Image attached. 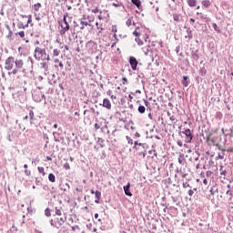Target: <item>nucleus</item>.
Returning a JSON list of instances; mask_svg holds the SVG:
<instances>
[{"label":"nucleus","mask_w":233,"mask_h":233,"mask_svg":"<svg viewBox=\"0 0 233 233\" xmlns=\"http://www.w3.org/2000/svg\"><path fill=\"white\" fill-rule=\"evenodd\" d=\"M113 6H115L116 8H119L123 6V4L121 2L113 3Z\"/></svg>","instance_id":"f704fd0d"},{"label":"nucleus","mask_w":233,"mask_h":233,"mask_svg":"<svg viewBox=\"0 0 233 233\" xmlns=\"http://www.w3.org/2000/svg\"><path fill=\"white\" fill-rule=\"evenodd\" d=\"M66 17H68V14L64 15V17H63L64 24L61 25L62 30L60 31V34L62 35L66 34V32L70 30V25L66 21Z\"/></svg>","instance_id":"39448f33"},{"label":"nucleus","mask_w":233,"mask_h":233,"mask_svg":"<svg viewBox=\"0 0 233 233\" xmlns=\"http://www.w3.org/2000/svg\"><path fill=\"white\" fill-rule=\"evenodd\" d=\"M128 97H129V101H132L134 99V96H132V95H129Z\"/></svg>","instance_id":"680f3d73"},{"label":"nucleus","mask_w":233,"mask_h":233,"mask_svg":"<svg viewBox=\"0 0 233 233\" xmlns=\"http://www.w3.org/2000/svg\"><path fill=\"white\" fill-rule=\"evenodd\" d=\"M16 68H22L23 67V60H16L15 62Z\"/></svg>","instance_id":"412c9836"},{"label":"nucleus","mask_w":233,"mask_h":233,"mask_svg":"<svg viewBox=\"0 0 233 233\" xmlns=\"http://www.w3.org/2000/svg\"><path fill=\"white\" fill-rule=\"evenodd\" d=\"M76 191L78 192L79 194H81L83 192V188L81 187H76Z\"/></svg>","instance_id":"09e8293b"},{"label":"nucleus","mask_w":233,"mask_h":233,"mask_svg":"<svg viewBox=\"0 0 233 233\" xmlns=\"http://www.w3.org/2000/svg\"><path fill=\"white\" fill-rule=\"evenodd\" d=\"M14 63H15V60L13 56H9L5 63V70H12L14 68Z\"/></svg>","instance_id":"423d86ee"},{"label":"nucleus","mask_w":233,"mask_h":233,"mask_svg":"<svg viewBox=\"0 0 233 233\" xmlns=\"http://www.w3.org/2000/svg\"><path fill=\"white\" fill-rule=\"evenodd\" d=\"M92 14H99L101 11L99 10V7L96 6L93 9H91Z\"/></svg>","instance_id":"2f4dec72"},{"label":"nucleus","mask_w":233,"mask_h":233,"mask_svg":"<svg viewBox=\"0 0 233 233\" xmlns=\"http://www.w3.org/2000/svg\"><path fill=\"white\" fill-rule=\"evenodd\" d=\"M48 180L51 182V183H56V175L50 173L48 175Z\"/></svg>","instance_id":"a211bd4d"},{"label":"nucleus","mask_w":233,"mask_h":233,"mask_svg":"<svg viewBox=\"0 0 233 233\" xmlns=\"http://www.w3.org/2000/svg\"><path fill=\"white\" fill-rule=\"evenodd\" d=\"M95 197H96L95 202L96 203H99V200L101 199V193H100V191L96 190L95 192Z\"/></svg>","instance_id":"2eb2a0df"},{"label":"nucleus","mask_w":233,"mask_h":233,"mask_svg":"<svg viewBox=\"0 0 233 233\" xmlns=\"http://www.w3.org/2000/svg\"><path fill=\"white\" fill-rule=\"evenodd\" d=\"M182 185L183 188H188L190 187V184H188V182H184Z\"/></svg>","instance_id":"79ce46f5"},{"label":"nucleus","mask_w":233,"mask_h":233,"mask_svg":"<svg viewBox=\"0 0 233 233\" xmlns=\"http://www.w3.org/2000/svg\"><path fill=\"white\" fill-rule=\"evenodd\" d=\"M5 28L8 30V32L12 31V29L10 28V25H5Z\"/></svg>","instance_id":"6e6d98bb"},{"label":"nucleus","mask_w":233,"mask_h":233,"mask_svg":"<svg viewBox=\"0 0 233 233\" xmlns=\"http://www.w3.org/2000/svg\"><path fill=\"white\" fill-rule=\"evenodd\" d=\"M135 137H141V134H139V132H137V133L135 134Z\"/></svg>","instance_id":"5fc2aeb1"},{"label":"nucleus","mask_w":233,"mask_h":233,"mask_svg":"<svg viewBox=\"0 0 233 233\" xmlns=\"http://www.w3.org/2000/svg\"><path fill=\"white\" fill-rule=\"evenodd\" d=\"M203 183H204V185H208V180H207V178H205V179L203 180Z\"/></svg>","instance_id":"13d9d810"},{"label":"nucleus","mask_w":233,"mask_h":233,"mask_svg":"<svg viewBox=\"0 0 233 233\" xmlns=\"http://www.w3.org/2000/svg\"><path fill=\"white\" fill-rule=\"evenodd\" d=\"M228 152H232V153H233V147H229V148L228 149Z\"/></svg>","instance_id":"e2e57ef3"},{"label":"nucleus","mask_w":233,"mask_h":233,"mask_svg":"<svg viewBox=\"0 0 233 233\" xmlns=\"http://www.w3.org/2000/svg\"><path fill=\"white\" fill-rule=\"evenodd\" d=\"M106 96H110V97H111V96H112V90H108V91L106 92Z\"/></svg>","instance_id":"864d4df0"},{"label":"nucleus","mask_w":233,"mask_h":233,"mask_svg":"<svg viewBox=\"0 0 233 233\" xmlns=\"http://www.w3.org/2000/svg\"><path fill=\"white\" fill-rule=\"evenodd\" d=\"M39 8H41V5H40L39 3H37V4H35V5H34V10H35V12H37V11L39 10Z\"/></svg>","instance_id":"4c0bfd02"},{"label":"nucleus","mask_w":233,"mask_h":233,"mask_svg":"<svg viewBox=\"0 0 233 233\" xmlns=\"http://www.w3.org/2000/svg\"><path fill=\"white\" fill-rule=\"evenodd\" d=\"M12 35H14V32L9 31L8 35H6V39H9V41H12Z\"/></svg>","instance_id":"c9c22d12"},{"label":"nucleus","mask_w":233,"mask_h":233,"mask_svg":"<svg viewBox=\"0 0 233 233\" xmlns=\"http://www.w3.org/2000/svg\"><path fill=\"white\" fill-rule=\"evenodd\" d=\"M55 216H63V215L61 214V210L56 209V215H55Z\"/></svg>","instance_id":"49530a36"},{"label":"nucleus","mask_w":233,"mask_h":233,"mask_svg":"<svg viewBox=\"0 0 233 233\" xmlns=\"http://www.w3.org/2000/svg\"><path fill=\"white\" fill-rule=\"evenodd\" d=\"M228 190H232V186H230V184H228Z\"/></svg>","instance_id":"338daca9"},{"label":"nucleus","mask_w":233,"mask_h":233,"mask_svg":"<svg viewBox=\"0 0 233 233\" xmlns=\"http://www.w3.org/2000/svg\"><path fill=\"white\" fill-rule=\"evenodd\" d=\"M102 106H104V108H106L107 110H111L112 109V103H110V99L104 98Z\"/></svg>","instance_id":"1a4fd4ad"},{"label":"nucleus","mask_w":233,"mask_h":233,"mask_svg":"<svg viewBox=\"0 0 233 233\" xmlns=\"http://www.w3.org/2000/svg\"><path fill=\"white\" fill-rule=\"evenodd\" d=\"M41 65H42V68L44 70H48V64L47 63H42Z\"/></svg>","instance_id":"58836bf2"},{"label":"nucleus","mask_w":233,"mask_h":233,"mask_svg":"<svg viewBox=\"0 0 233 233\" xmlns=\"http://www.w3.org/2000/svg\"><path fill=\"white\" fill-rule=\"evenodd\" d=\"M146 111H147V108L145 107V106H138L139 114H145Z\"/></svg>","instance_id":"5701e85b"},{"label":"nucleus","mask_w":233,"mask_h":233,"mask_svg":"<svg viewBox=\"0 0 233 233\" xmlns=\"http://www.w3.org/2000/svg\"><path fill=\"white\" fill-rule=\"evenodd\" d=\"M182 85H183V86L187 87V86H188V82L187 80H183Z\"/></svg>","instance_id":"37998d69"},{"label":"nucleus","mask_w":233,"mask_h":233,"mask_svg":"<svg viewBox=\"0 0 233 233\" xmlns=\"http://www.w3.org/2000/svg\"><path fill=\"white\" fill-rule=\"evenodd\" d=\"M80 30H85V26H92V24L87 23L86 21H80Z\"/></svg>","instance_id":"ddd939ff"},{"label":"nucleus","mask_w":233,"mask_h":233,"mask_svg":"<svg viewBox=\"0 0 233 233\" xmlns=\"http://www.w3.org/2000/svg\"><path fill=\"white\" fill-rule=\"evenodd\" d=\"M110 97H111V99H117V96H116L114 95H112Z\"/></svg>","instance_id":"0e129e2a"},{"label":"nucleus","mask_w":233,"mask_h":233,"mask_svg":"<svg viewBox=\"0 0 233 233\" xmlns=\"http://www.w3.org/2000/svg\"><path fill=\"white\" fill-rule=\"evenodd\" d=\"M144 104L148 106V105H150V103L147 102V100H144Z\"/></svg>","instance_id":"052dcab7"},{"label":"nucleus","mask_w":233,"mask_h":233,"mask_svg":"<svg viewBox=\"0 0 233 233\" xmlns=\"http://www.w3.org/2000/svg\"><path fill=\"white\" fill-rule=\"evenodd\" d=\"M66 222V217L65 215L63 216H55L53 219H51V225L52 227H63L65 223Z\"/></svg>","instance_id":"20e7f679"},{"label":"nucleus","mask_w":233,"mask_h":233,"mask_svg":"<svg viewBox=\"0 0 233 233\" xmlns=\"http://www.w3.org/2000/svg\"><path fill=\"white\" fill-rule=\"evenodd\" d=\"M169 119H170V121H175V120H176V116H171L169 117Z\"/></svg>","instance_id":"603ef678"},{"label":"nucleus","mask_w":233,"mask_h":233,"mask_svg":"<svg viewBox=\"0 0 233 233\" xmlns=\"http://www.w3.org/2000/svg\"><path fill=\"white\" fill-rule=\"evenodd\" d=\"M226 194H227V196H229V199H232V196H233L232 189H228Z\"/></svg>","instance_id":"473e14b6"},{"label":"nucleus","mask_w":233,"mask_h":233,"mask_svg":"<svg viewBox=\"0 0 233 233\" xmlns=\"http://www.w3.org/2000/svg\"><path fill=\"white\" fill-rule=\"evenodd\" d=\"M188 196H190V198H192V196H194V190L189 189L188 190Z\"/></svg>","instance_id":"de8ad7c7"},{"label":"nucleus","mask_w":233,"mask_h":233,"mask_svg":"<svg viewBox=\"0 0 233 233\" xmlns=\"http://www.w3.org/2000/svg\"><path fill=\"white\" fill-rule=\"evenodd\" d=\"M212 26L217 34H221V29L218 26V24L214 23Z\"/></svg>","instance_id":"6ab92c4d"},{"label":"nucleus","mask_w":233,"mask_h":233,"mask_svg":"<svg viewBox=\"0 0 233 233\" xmlns=\"http://www.w3.org/2000/svg\"><path fill=\"white\" fill-rule=\"evenodd\" d=\"M183 81H187L188 79V76H183Z\"/></svg>","instance_id":"774afa93"},{"label":"nucleus","mask_w":233,"mask_h":233,"mask_svg":"<svg viewBox=\"0 0 233 233\" xmlns=\"http://www.w3.org/2000/svg\"><path fill=\"white\" fill-rule=\"evenodd\" d=\"M148 34H150V31L143 25L136 27L133 32V35H135V37H142L146 42L148 41Z\"/></svg>","instance_id":"f03ea898"},{"label":"nucleus","mask_w":233,"mask_h":233,"mask_svg":"<svg viewBox=\"0 0 233 233\" xmlns=\"http://www.w3.org/2000/svg\"><path fill=\"white\" fill-rule=\"evenodd\" d=\"M137 147H143V144H142V143H139V142H137V141H135V142H134V147H133V148H134L135 150H137Z\"/></svg>","instance_id":"c85d7f7f"},{"label":"nucleus","mask_w":233,"mask_h":233,"mask_svg":"<svg viewBox=\"0 0 233 233\" xmlns=\"http://www.w3.org/2000/svg\"><path fill=\"white\" fill-rule=\"evenodd\" d=\"M210 5H211L210 0L202 1V5L205 6V8H209Z\"/></svg>","instance_id":"f3484780"},{"label":"nucleus","mask_w":233,"mask_h":233,"mask_svg":"<svg viewBox=\"0 0 233 233\" xmlns=\"http://www.w3.org/2000/svg\"><path fill=\"white\" fill-rule=\"evenodd\" d=\"M126 139H127L128 145H134V140L132 139V137L127 136Z\"/></svg>","instance_id":"7c9ffc66"},{"label":"nucleus","mask_w":233,"mask_h":233,"mask_svg":"<svg viewBox=\"0 0 233 233\" xmlns=\"http://www.w3.org/2000/svg\"><path fill=\"white\" fill-rule=\"evenodd\" d=\"M58 66H60V68H64L65 66L63 65V62H59Z\"/></svg>","instance_id":"4d7b16f0"},{"label":"nucleus","mask_w":233,"mask_h":233,"mask_svg":"<svg viewBox=\"0 0 233 233\" xmlns=\"http://www.w3.org/2000/svg\"><path fill=\"white\" fill-rule=\"evenodd\" d=\"M101 128V126L97 123L95 124V130H99Z\"/></svg>","instance_id":"a18cd8bd"},{"label":"nucleus","mask_w":233,"mask_h":233,"mask_svg":"<svg viewBox=\"0 0 233 233\" xmlns=\"http://www.w3.org/2000/svg\"><path fill=\"white\" fill-rule=\"evenodd\" d=\"M96 29L99 30V34H101V32L103 30H105V26L103 25V21L102 20H99V21L96 22Z\"/></svg>","instance_id":"f8f14e48"},{"label":"nucleus","mask_w":233,"mask_h":233,"mask_svg":"<svg viewBox=\"0 0 233 233\" xmlns=\"http://www.w3.org/2000/svg\"><path fill=\"white\" fill-rule=\"evenodd\" d=\"M38 172L42 174L43 177L46 176V172H45V167H38Z\"/></svg>","instance_id":"393cba45"},{"label":"nucleus","mask_w":233,"mask_h":233,"mask_svg":"<svg viewBox=\"0 0 233 233\" xmlns=\"http://www.w3.org/2000/svg\"><path fill=\"white\" fill-rule=\"evenodd\" d=\"M60 54H61V51H59V49H54V50H53V56H54V57L59 56Z\"/></svg>","instance_id":"cd10ccee"},{"label":"nucleus","mask_w":233,"mask_h":233,"mask_svg":"<svg viewBox=\"0 0 233 233\" xmlns=\"http://www.w3.org/2000/svg\"><path fill=\"white\" fill-rule=\"evenodd\" d=\"M55 63H58V65H59V63H61V61H59L58 58H56V59H55Z\"/></svg>","instance_id":"69168bd1"},{"label":"nucleus","mask_w":233,"mask_h":233,"mask_svg":"<svg viewBox=\"0 0 233 233\" xmlns=\"http://www.w3.org/2000/svg\"><path fill=\"white\" fill-rule=\"evenodd\" d=\"M199 74L201 76H207V69L205 67H201L199 70Z\"/></svg>","instance_id":"c756f323"},{"label":"nucleus","mask_w":233,"mask_h":233,"mask_svg":"<svg viewBox=\"0 0 233 233\" xmlns=\"http://www.w3.org/2000/svg\"><path fill=\"white\" fill-rule=\"evenodd\" d=\"M108 16V12L107 11H100L99 15H97L98 21H106L108 19L106 16Z\"/></svg>","instance_id":"9d476101"},{"label":"nucleus","mask_w":233,"mask_h":233,"mask_svg":"<svg viewBox=\"0 0 233 233\" xmlns=\"http://www.w3.org/2000/svg\"><path fill=\"white\" fill-rule=\"evenodd\" d=\"M210 194H211V196H214V187L210 188Z\"/></svg>","instance_id":"bf43d9fd"},{"label":"nucleus","mask_w":233,"mask_h":233,"mask_svg":"<svg viewBox=\"0 0 233 233\" xmlns=\"http://www.w3.org/2000/svg\"><path fill=\"white\" fill-rule=\"evenodd\" d=\"M111 32H113L114 37H116V34H117V25H112Z\"/></svg>","instance_id":"a878e982"},{"label":"nucleus","mask_w":233,"mask_h":233,"mask_svg":"<svg viewBox=\"0 0 233 233\" xmlns=\"http://www.w3.org/2000/svg\"><path fill=\"white\" fill-rule=\"evenodd\" d=\"M139 62H137V59L134 56L129 57V64L132 68V70H137V65Z\"/></svg>","instance_id":"0eeeda50"},{"label":"nucleus","mask_w":233,"mask_h":233,"mask_svg":"<svg viewBox=\"0 0 233 233\" xmlns=\"http://www.w3.org/2000/svg\"><path fill=\"white\" fill-rule=\"evenodd\" d=\"M8 74H13L14 76H15V74H17V69H14L11 73L8 72Z\"/></svg>","instance_id":"8fccbe9b"},{"label":"nucleus","mask_w":233,"mask_h":233,"mask_svg":"<svg viewBox=\"0 0 233 233\" xmlns=\"http://www.w3.org/2000/svg\"><path fill=\"white\" fill-rule=\"evenodd\" d=\"M132 19L133 17L127 18V20L126 21L127 26L130 27L131 25H133V26H136V22L132 21Z\"/></svg>","instance_id":"4468645a"},{"label":"nucleus","mask_w":233,"mask_h":233,"mask_svg":"<svg viewBox=\"0 0 233 233\" xmlns=\"http://www.w3.org/2000/svg\"><path fill=\"white\" fill-rule=\"evenodd\" d=\"M135 41L137 43L138 46H143L144 43L141 41L140 36H136Z\"/></svg>","instance_id":"aec40b11"},{"label":"nucleus","mask_w":233,"mask_h":233,"mask_svg":"<svg viewBox=\"0 0 233 233\" xmlns=\"http://www.w3.org/2000/svg\"><path fill=\"white\" fill-rule=\"evenodd\" d=\"M35 58L42 61H50V56L46 55V51L45 49H42L40 47H36L35 50Z\"/></svg>","instance_id":"7ed1b4c3"},{"label":"nucleus","mask_w":233,"mask_h":233,"mask_svg":"<svg viewBox=\"0 0 233 233\" xmlns=\"http://www.w3.org/2000/svg\"><path fill=\"white\" fill-rule=\"evenodd\" d=\"M173 19H174V21H176L177 23H179V19H181V15L174 14V15H173Z\"/></svg>","instance_id":"4be33fe9"},{"label":"nucleus","mask_w":233,"mask_h":233,"mask_svg":"<svg viewBox=\"0 0 233 233\" xmlns=\"http://www.w3.org/2000/svg\"><path fill=\"white\" fill-rule=\"evenodd\" d=\"M72 230L73 232H76V230H77L78 232H81V228H79V226H73Z\"/></svg>","instance_id":"e433bc0d"},{"label":"nucleus","mask_w":233,"mask_h":233,"mask_svg":"<svg viewBox=\"0 0 233 233\" xmlns=\"http://www.w3.org/2000/svg\"><path fill=\"white\" fill-rule=\"evenodd\" d=\"M185 37L186 39H188V41H190V39H192V30L188 29L187 35H186Z\"/></svg>","instance_id":"bb28decb"},{"label":"nucleus","mask_w":233,"mask_h":233,"mask_svg":"<svg viewBox=\"0 0 233 233\" xmlns=\"http://www.w3.org/2000/svg\"><path fill=\"white\" fill-rule=\"evenodd\" d=\"M124 192L126 196L132 198V192H130V182H128L127 186H124Z\"/></svg>","instance_id":"9b49d317"},{"label":"nucleus","mask_w":233,"mask_h":233,"mask_svg":"<svg viewBox=\"0 0 233 233\" xmlns=\"http://www.w3.org/2000/svg\"><path fill=\"white\" fill-rule=\"evenodd\" d=\"M224 157H225V155L224 154H218V157H217V159H224Z\"/></svg>","instance_id":"c03bdc74"},{"label":"nucleus","mask_w":233,"mask_h":233,"mask_svg":"<svg viewBox=\"0 0 233 233\" xmlns=\"http://www.w3.org/2000/svg\"><path fill=\"white\" fill-rule=\"evenodd\" d=\"M64 168L66 170H70V164H68V163L64 164Z\"/></svg>","instance_id":"ea45409f"},{"label":"nucleus","mask_w":233,"mask_h":233,"mask_svg":"<svg viewBox=\"0 0 233 233\" xmlns=\"http://www.w3.org/2000/svg\"><path fill=\"white\" fill-rule=\"evenodd\" d=\"M182 134H184L186 136L187 143H190V141H192L194 136H192V132L190 131L189 128H187L185 131H183Z\"/></svg>","instance_id":"6e6552de"},{"label":"nucleus","mask_w":233,"mask_h":233,"mask_svg":"<svg viewBox=\"0 0 233 233\" xmlns=\"http://www.w3.org/2000/svg\"><path fill=\"white\" fill-rule=\"evenodd\" d=\"M207 141L208 144L211 145L212 147H219V143H221V137L218 131H211L207 137Z\"/></svg>","instance_id":"f257e3e1"},{"label":"nucleus","mask_w":233,"mask_h":233,"mask_svg":"<svg viewBox=\"0 0 233 233\" xmlns=\"http://www.w3.org/2000/svg\"><path fill=\"white\" fill-rule=\"evenodd\" d=\"M187 5L192 8L198 5V0H187Z\"/></svg>","instance_id":"dca6fc26"},{"label":"nucleus","mask_w":233,"mask_h":233,"mask_svg":"<svg viewBox=\"0 0 233 233\" xmlns=\"http://www.w3.org/2000/svg\"><path fill=\"white\" fill-rule=\"evenodd\" d=\"M16 35H20V37H25V31H20L16 33Z\"/></svg>","instance_id":"a19ab883"},{"label":"nucleus","mask_w":233,"mask_h":233,"mask_svg":"<svg viewBox=\"0 0 233 233\" xmlns=\"http://www.w3.org/2000/svg\"><path fill=\"white\" fill-rule=\"evenodd\" d=\"M131 3H133V5H135L137 8H139V6H141L140 0H131Z\"/></svg>","instance_id":"b1692460"},{"label":"nucleus","mask_w":233,"mask_h":233,"mask_svg":"<svg viewBox=\"0 0 233 233\" xmlns=\"http://www.w3.org/2000/svg\"><path fill=\"white\" fill-rule=\"evenodd\" d=\"M187 173H182V174H181V177H182L183 179H185V177H187Z\"/></svg>","instance_id":"3c124183"},{"label":"nucleus","mask_w":233,"mask_h":233,"mask_svg":"<svg viewBox=\"0 0 233 233\" xmlns=\"http://www.w3.org/2000/svg\"><path fill=\"white\" fill-rule=\"evenodd\" d=\"M45 214L47 218H50V216H52V213L50 212V208H46L45 210Z\"/></svg>","instance_id":"72a5a7b5"}]
</instances>
